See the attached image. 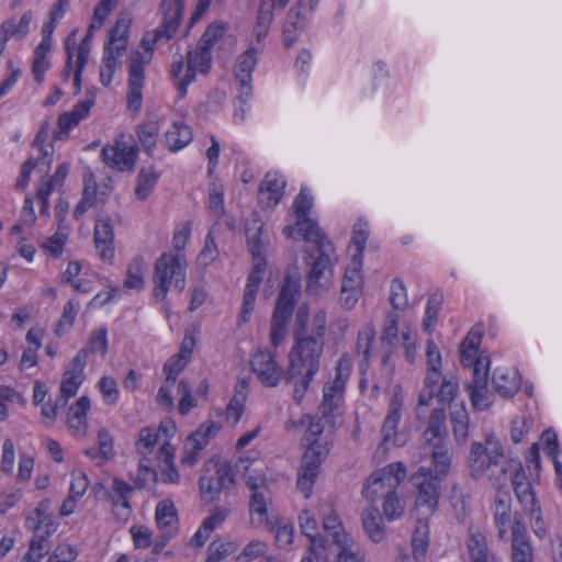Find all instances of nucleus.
I'll use <instances>...</instances> for the list:
<instances>
[{"mask_svg": "<svg viewBox=\"0 0 562 562\" xmlns=\"http://www.w3.org/2000/svg\"><path fill=\"white\" fill-rule=\"evenodd\" d=\"M285 179L277 172H268L258 190L259 203L267 209L274 207L283 196Z\"/></svg>", "mask_w": 562, "mask_h": 562, "instance_id": "27", "label": "nucleus"}, {"mask_svg": "<svg viewBox=\"0 0 562 562\" xmlns=\"http://www.w3.org/2000/svg\"><path fill=\"white\" fill-rule=\"evenodd\" d=\"M238 468L243 471L247 486L256 493V491L268 490L266 486V477L261 462H248L246 459H240Z\"/></svg>", "mask_w": 562, "mask_h": 562, "instance_id": "40", "label": "nucleus"}, {"mask_svg": "<svg viewBox=\"0 0 562 562\" xmlns=\"http://www.w3.org/2000/svg\"><path fill=\"white\" fill-rule=\"evenodd\" d=\"M133 493V487L126 482L114 479L109 491V497L112 503V510L114 516L120 522H126L132 514L130 497Z\"/></svg>", "mask_w": 562, "mask_h": 562, "instance_id": "26", "label": "nucleus"}, {"mask_svg": "<svg viewBox=\"0 0 562 562\" xmlns=\"http://www.w3.org/2000/svg\"><path fill=\"white\" fill-rule=\"evenodd\" d=\"M417 493L414 509H424L425 516L432 515L438 507L440 496V481L434 479L431 469L419 468L411 477Z\"/></svg>", "mask_w": 562, "mask_h": 562, "instance_id": "15", "label": "nucleus"}, {"mask_svg": "<svg viewBox=\"0 0 562 562\" xmlns=\"http://www.w3.org/2000/svg\"><path fill=\"white\" fill-rule=\"evenodd\" d=\"M193 138L192 130L183 122H173L165 133V140L170 151L184 148Z\"/></svg>", "mask_w": 562, "mask_h": 562, "instance_id": "38", "label": "nucleus"}, {"mask_svg": "<svg viewBox=\"0 0 562 562\" xmlns=\"http://www.w3.org/2000/svg\"><path fill=\"white\" fill-rule=\"evenodd\" d=\"M442 299H443L442 294L439 292L431 294L428 299L423 325H424L425 330H427L429 333L431 331V327L437 322V315H438L439 308L441 306Z\"/></svg>", "mask_w": 562, "mask_h": 562, "instance_id": "59", "label": "nucleus"}, {"mask_svg": "<svg viewBox=\"0 0 562 562\" xmlns=\"http://www.w3.org/2000/svg\"><path fill=\"white\" fill-rule=\"evenodd\" d=\"M87 363V349H80L76 357L68 364L60 384L59 401L63 406L68 400L76 395L79 386L85 381L83 369Z\"/></svg>", "mask_w": 562, "mask_h": 562, "instance_id": "21", "label": "nucleus"}, {"mask_svg": "<svg viewBox=\"0 0 562 562\" xmlns=\"http://www.w3.org/2000/svg\"><path fill=\"white\" fill-rule=\"evenodd\" d=\"M250 366L258 380L268 387H274L283 376V368L271 350H258L252 355Z\"/></svg>", "mask_w": 562, "mask_h": 562, "instance_id": "20", "label": "nucleus"}, {"mask_svg": "<svg viewBox=\"0 0 562 562\" xmlns=\"http://www.w3.org/2000/svg\"><path fill=\"white\" fill-rule=\"evenodd\" d=\"M90 409V400L88 396H81L70 406L67 424L72 435L82 437L88 429L87 413Z\"/></svg>", "mask_w": 562, "mask_h": 562, "instance_id": "35", "label": "nucleus"}, {"mask_svg": "<svg viewBox=\"0 0 562 562\" xmlns=\"http://www.w3.org/2000/svg\"><path fill=\"white\" fill-rule=\"evenodd\" d=\"M221 425L215 422H205L192 432L184 442L181 464L184 467H193L201 459V452L209 445V442L220 431Z\"/></svg>", "mask_w": 562, "mask_h": 562, "instance_id": "19", "label": "nucleus"}, {"mask_svg": "<svg viewBox=\"0 0 562 562\" xmlns=\"http://www.w3.org/2000/svg\"><path fill=\"white\" fill-rule=\"evenodd\" d=\"M237 550V544L233 541L215 540L207 548V558L205 562H223L225 558Z\"/></svg>", "mask_w": 562, "mask_h": 562, "instance_id": "53", "label": "nucleus"}, {"mask_svg": "<svg viewBox=\"0 0 562 562\" xmlns=\"http://www.w3.org/2000/svg\"><path fill=\"white\" fill-rule=\"evenodd\" d=\"M494 390L503 397L514 396L520 389V376L514 368H497L493 374Z\"/></svg>", "mask_w": 562, "mask_h": 562, "instance_id": "32", "label": "nucleus"}, {"mask_svg": "<svg viewBox=\"0 0 562 562\" xmlns=\"http://www.w3.org/2000/svg\"><path fill=\"white\" fill-rule=\"evenodd\" d=\"M106 328L100 327L94 329L88 339L87 346L83 349H87V355L91 353H101L104 356L108 350V338H106Z\"/></svg>", "mask_w": 562, "mask_h": 562, "instance_id": "58", "label": "nucleus"}, {"mask_svg": "<svg viewBox=\"0 0 562 562\" xmlns=\"http://www.w3.org/2000/svg\"><path fill=\"white\" fill-rule=\"evenodd\" d=\"M131 21L127 14H121L109 33V41L104 47L100 66V81L104 87L111 85L114 72L121 65L120 59L128 44Z\"/></svg>", "mask_w": 562, "mask_h": 562, "instance_id": "7", "label": "nucleus"}, {"mask_svg": "<svg viewBox=\"0 0 562 562\" xmlns=\"http://www.w3.org/2000/svg\"><path fill=\"white\" fill-rule=\"evenodd\" d=\"M207 204L215 217L224 215V186L218 179H213L210 184Z\"/></svg>", "mask_w": 562, "mask_h": 562, "instance_id": "51", "label": "nucleus"}, {"mask_svg": "<svg viewBox=\"0 0 562 562\" xmlns=\"http://www.w3.org/2000/svg\"><path fill=\"white\" fill-rule=\"evenodd\" d=\"M324 341L315 337L295 335V344L289 353L286 383L293 386V400L300 404L321 369Z\"/></svg>", "mask_w": 562, "mask_h": 562, "instance_id": "2", "label": "nucleus"}, {"mask_svg": "<svg viewBox=\"0 0 562 562\" xmlns=\"http://www.w3.org/2000/svg\"><path fill=\"white\" fill-rule=\"evenodd\" d=\"M50 502L45 498L27 515L25 519V527L33 532L30 542V548L41 552L43 555L47 554L50 549L48 538L56 532L58 522L53 515L49 514Z\"/></svg>", "mask_w": 562, "mask_h": 562, "instance_id": "12", "label": "nucleus"}, {"mask_svg": "<svg viewBox=\"0 0 562 562\" xmlns=\"http://www.w3.org/2000/svg\"><path fill=\"white\" fill-rule=\"evenodd\" d=\"M533 425V420L530 416H522L516 418L512 423L510 438L513 442L519 443L524 440L526 435L529 432Z\"/></svg>", "mask_w": 562, "mask_h": 562, "instance_id": "64", "label": "nucleus"}, {"mask_svg": "<svg viewBox=\"0 0 562 562\" xmlns=\"http://www.w3.org/2000/svg\"><path fill=\"white\" fill-rule=\"evenodd\" d=\"M514 462L505 460L503 446L493 435L486 437L485 443H471L468 468L470 476L475 481L487 479L494 487L501 488L506 484Z\"/></svg>", "mask_w": 562, "mask_h": 562, "instance_id": "3", "label": "nucleus"}, {"mask_svg": "<svg viewBox=\"0 0 562 562\" xmlns=\"http://www.w3.org/2000/svg\"><path fill=\"white\" fill-rule=\"evenodd\" d=\"M83 193L80 202L77 204L74 216L76 220L81 218L88 210H90L97 201V180L91 172L83 176Z\"/></svg>", "mask_w": 562, "mask_h": 562, "instance_id": "42", "label": "nucleus"}, {"mask_svg": "<svg viewBox=\"0 0 562 562\" xmlns=\"http://www.w3.org/2000/svg\"><path fill=\"white\" fill-rule=\"evenodd\" d=\"M260 52L259 47H249L238 57L235 65V77L240 86L239 99L244 102L251 95V74L256 68Z\"/></svg>", "mask_w": 562, "mask_h": 562, "instance_id": "23", "label": "nucleus"}, {"mask_svg": "<svg viewBox=\"0 0 562 562\" xmlns=\"http://www.w3.org/2000/svg\"><path fill=\"white\" fill-rule=\"evenodd\" d=\"M352 370L350 356L342 355L336 367L334 375L324 384L322 401L317 408L318 417L335 430L341 424L345 411V394Z\"/></svg>", "mask_w": 562, "mask_h": 562, "instance_id": "5", "label": "nucleus"}, {"mask_svg": "<svg viewBox=\"0 0 562 562\" xmlns=\"http://www.w3.org/2000/svg\"><path fill=\"white\" fill-rule=\"evenodd\" d=\"M325 426L329 427L321 419L312 420L303 437L306 450L301 460L296 486L305 498L311 496L313 486L321 473V464L329 453L327 440L321 438Z\"/></svg>", "mask_w": 562, "mask_h": 562, "instance_id": "4", "label": "nucleus"}, {"mask_svg": "<svg viewBox=\"0 0 562 562\" xmlns=\"http://www.w3.org/2000/svg\"><path fill=\"white\" fill-rule=\"evenodd\" d=\"M458 382L453 376H445L440 386L436 390L435 397L440 403H451L458 394Z\"/></svg>", "mask_w": 562, "mask_h": 562, "instance_id": "62", "label": "nucleus"}, {"mask_svg": "<svg viewBox=\"0 0 562 562\" xmlns=\"http://www.w3.org/2000/svg\"><path fill=\"white\" fill-rule=\"evenodd\" d=\"M97 23L91 22L86 36L79 43L78 46L71 44L72 50L76 53V76H75V87L76 93L81 90V75L82 71L88 64L90 49H91V38L94 35L95 30L100 29Z\"/></svg>", "mask_w": 562, "mask_h": 562, "instance_id": "34", "label": "nucleus"}, {"mask_svg": "<svg viewBox=\"0 0 562 562\" xmlns=\"http://www.w3.org/2000/svg\"><path fill=\"white\" fill-rule=\"evenodd\" d=\"M114 232L109 216L100 214L94 225V243L99 257L105 262L114 259Z\"/></svg>", "mask_w": 562, "mask_h": 562, "instance_id": "24", "label": "nucleus"}, {"mask_svg": "<svg viewBox=\"0 0 562 562\" xmlns=\"http://www.w3.org/2000/svg\"><path fill=\"white\" fill-rule=\"evenodd\" d=\"M450 420L458 443H464L469 437V414L463 403L451 407Z\"/></svg>", "mask_w": 562, "mask_h": 562, "instance_id": "44", "label": "nucleus"}, {"mask_svg": "<svg viewBox=\"0 0 562 562\" xmlns=\"http://www.w3.org/2000/svg\"><path fill=\"white\" fill-rule=\"evenodd\" d=\"M404 404V396L401 386L396 385L390 397L387 414L385 416L381 434L382 441L378 448V452L385 453L387 446H402L404 440L397 434V426L402 418V409Z\"/></svg>", "mask_w": 562, "mask_h": 562, "instance_id": "18", "label": "nucleus"}, {"mask_svg": "<svg viewBox=\"0 0 562 562\" xmlns=\"http://www.w3.org/2000/svg\"><path fill=\"white\" fill-rule=\"evenodd\" d=\"M508 479L512 481L516 498L521 505L522 510L528 514L531 519H535L537 522H539L541 520L540 508L538 506L531 483L529 482L520 462L515 461L513 464H510Z\"/></svg>", "mask_w": 562, "mask_h": 562, "instance_id": "17", "label": "nucleus"}, {"mask_svg": "<svg viewBox=\"0 0 562 562\" xmlns=\"http://www.w3.org/2000/svg\"><path fill=\"white\" fill-rule=\"evenodd\" d=\"M268 547L259 540L250 541L243 551L236 557L237 562H251L267 553Z\"/></svg>", "mask_w": 562, "mask_h": 562, "instance_id": "63", "label": "nucleus"}, {"mask_svg": "<svg viewBox=\"0 0 562 562\" xmlns=\"http://www.w3.org/2000/svg\"><path fill=\"white\" fill-rule=\"evenodd\" d=\"M406 474V468L402 462L390 463L370 474L364 481L361 494L370 503L383 499L397 491Z\"/></svg>", "mask_w": 562, "mask_h": 562, "instance_id": "11", "label": "nucleus"}, {"mask_svg": "<svg viewBox=\"0 0 562 562\" xmlns=\"http://www.w3.org/2000/svg\"><path fill=\"white\" fill-rule=\"evenodd\" d=\"M368 237V223L359 220L353 226V234L351 238V247L355 248V254L352 255V257L362 258V252L366 248Z\"/></svg>", "mask_w": 562, "mask_h": 562, "instance_id": "56", "label": "nucleus"}, {"mask_svg": "<svg viewBox=\"0 0 562 562\" xmlns=\"http://www.w3.org/2000/svg\"><path fill=\"white\" fill-rule=\"evenodd\" d=\"M429 453L434 465V470H431L434 479L441 481L450 471L451 453L446 447L429 451Z\"/></svg>", "mask_w": 562, "mask_h": 562, "instance_id": "50", "label": "nucleus"}, {"mask_svg": "<svg viewBox=\"0 0 562 562\" xmlns=\"http://www.w3.org/2000/svg\"><path fill=\"white\" fill-rule=\"evenodd\" d=\"M487 381V369L475 368L472 381L465 385L472 406L480 411L488 408L492 404Z\"/></svg>", "mask_w": 562, "mask_h": 562, "instance_id": "28", "label": "nucleus"}, {"mask_svg": "<svg viewBox=\"0 0 562 562\" xmlns=\"http://www.w3.org/2000/svg\"><path fill=\"white\" fill-rule=\"evenodd\" d=\"M324 529L328 533V538H331V541L336 546H346L349 544V536L341 527V522L338 516L335 513H330L325 516L323 519Z\"/></svg>", "mask_w": 562, "mask_h": 562, "instance_id": "49", "label": "nucleus"}, {"mask_svg": "<svg viewBox=\"0 0 562 562\" xmlns=\"http://www.w3.org/2000/svg\"><path fill=\"white\" fill-rule=\"evenodd\" d=\"M211 53L207 47H195L182 55L175 57L171 65V76L180 95L187 93L188 86L194 81L196 74H206L211 67Z\"/></svg>", "mask_w": 562, "mask_h": 562, "instance_id": "10", "label": "nucleus"}, {"mask_svg": "<svg viewBox=\"0 0 562 562\" xmlns=\"http://www.w3.org/2000/svg\"><path fill=\"white\" fill-rule=\"evenodd\" d=\"M467 549L471 562H497L496 554L488 548L486 536L480 530H471Z\"/></svg>", "mask_w": 562, "mask_h": 562, "instance_id": "31", "label": "nucleus"}, {"mask_svg": "<svg viewBox=\"0 0 562 562\" xmlns=\"http://www.w3.org/2000/svg\"><path fill=\"white\" fill-rule=\"evenodd\" d=\"M187 261L180 254H162L155 263L153 294L164 300L173 288L182 292L186 288Z\"/></svg>", "mask_w": 562, "mask_h": 562, "instance_id": "6", "label": "nucleus"}, {"mask_svg": "<svg viewBox=\"0 0 562 562\" xmlns=\"http://www.w3.org/2000/svg\"><path fill=\"white\" fill-rule=\"evenodd\" d=\"M312 205V198L302 189L292 206L296 223L294 226L288 225L283 228V234L288 238L296 239L297 237H302L307 241H318L319 238L326 237L317 224L308 217Z\"/></svg>", "mask_w": 562, "mask_h": 562, "instance_id": "14", "label": "nucleus"}, {"mask_svg": "<svg viewBox=\"0 0 562 562\" xmlns=\"http://www.w3.org/2000/svg\"><path fill=\"white\" fill-rule=\"evenodd\" d=\"M375 335V327L372 323L366 324L358 333L356 351L362 358L363 363H368L371 358Z\"/></svg>", "mask_w": 562, "mask_h": 562, "instance_id": "47", "label": "nucleus"}, {"mask_svg": "<svg viewBox=\"0 0 562 562\" xmlns=\"http://www.w3.org/2000/svg\"><path fill=\"white\" fill-rule=\"evenodd\" d=\"M158 180V175L154 170H142L137 177L136 195L140 200L149 196L154 186Z\"/></svg>", "mask_w": 562, "mask_h": 562, "instance_id": "57", "label": "nucleus"}, {"mask_svg": "<svg viewBox=\"0 0 562 562\" xmlns=\"http://www.w3.org/2000/svg\"><path fill=\"white\" fill-rule=\"evenodd\" d=\"M493 520L497 528V536L503 541L509 539V531L510 537H514V530H516L517 526L520 527L519 529L527 530L521 514L512 512L510 495L502 492L501 488H497L493 503Z\"/></svg>", "mask_w": 562, "mask_h": 562, "instance_id": "16", "label": "nucleus"}, {"mask_svg": "<svg viewBox=\"0 0 562 562\" xmlns=\"http://www.w3.org/2000/svg\"><path fill=\"white\" fill-rule=\"evenodd\" d=\"M33 20L32 11H26L19 20L11 18L5 20L0 26V53L5 48L9 38H24L30 32V25Z\"/></svg>", "mask_w": 562, "mask_h": 562, "instance_id": "30", "label": "nucleus"}, {"mask_svg": "<svg viewBox=\"0 0 562 562\" xmlns=\"http://www.w3.org/2000/svg\"><path fill=\"white\" fill-rule=\"evenodd\" d=\"M137 151L136 146L117 140L113 145L103 147L101 155L104 164L110 168L127 171L133 169Z\"/></svg>", "mask_w": 562, "mask_h": 562, "instance_id": "22", "label": "nucleus"}, {"mask_svg": "<svg viewBox=\"0 0 562 562\" xmlns=\"http://www.w3.org/2000/svg\"><path fill=\"white\" fill-rule=\"evenodd\" d=\"M362 526L373 542H381L385 536V525L376 507H369L362 513Z\"/></svg>", "mask_w": 562, "mask_h": 562, "instance_id": "41", "label": "nucleus"}, {"mask_svg": "<svg viewBox=\"0 0 562 562\" xmlns=\"http://www.w3.org/2000/svg\"><path fill=\"white\" fill-rule=\"evenodd\" d=\"M158 440V434L150 427H144L139 430L138 440L136 442V450L140 454L150 453Z\"/></svg>", "mask_w": 562, "mask_h": 562, "instance_id": "60", "label": "nucleus"}, {"mask_svg": "<svg viewBox=\"0 0 562 562\" xmlns=\"http://www.w3.org/2000/svg\"><path fill=\"white\" fill-rule=\"evenodd\" d=\"M362 259L360 257H352L350 265L347 267L345 278L342 281V288H356L362 290Z\"/></svg>", "mask_w": 562, "mask_h": 562, "instance_id": "55", "label": "nucleus"}, {"mask_svg": "<svg viewBox=\"0 0 562 562\" xmlns=\"http://www.w3.org/2000/svg\"><path fill=\"white\" fill-rule=\"evenodd\" d=\"M183 9L184 0H162L164 18L161 24L157 29L145 33L139 49L132 54L127 92V103L132 111L137 112L142 108V91L145 82L144 67L151 61L156 45L168 42L176 34Z\"/></svg>", "mask_w": 562, "mask_h": 562, "instance_id": "1", "label": "nucleus"}, {"mask_svg": "<svg viewBox=\"0 0 562 562\" xmlns=\"http://www.w3.org/2000/svg\"><path fill=\"white\" fill-rule=\"evenodd\" d=\"M316 245L318 256L311 262L310 273L306 281V292L312 295H319L327 292L334 279V269L330 260V252L334 251L331 243L322 237Z\"/></svg>", "mask_w": 562, "mask_h": 562, "instance_id": "13", "label": "nucleus"}, {"mask_svg": "<svg viewBox=\"0 0 562 562\" xmlns=\"http://www.w3.org/2000/svg\"><path fill=\"white\" fill-rule=\"evenodd\" d=\"M441 368H434L426 370V376L424 381V389L422 390L418 398L419 405H429L430 401L436 395V390L439 383L442 382Z\"/></svg>", "mask_w": 562, "mask_h": 562, "instance_id": "48", "label": "nucleus"}, {"mask_svg": "<svg viewBox=\"0 0 562 562\" xmlns=\"http://www.w3.org/2000/svg\"><path fill=\"white\" fill-rule=\"evenodd\" d=\"M159 131V122L155 119L144 121L136 128L138 140L148 155H151L156 147Z\"/></svg>", "mask_w": 562, "mask_h": 562, "instance_id": "45", "label": "nucleus"}, {"mask_svg": "<svg viewBox=\"0 0 562 562\" xmlns=\"http://www.w3.org/2000/svg\"><path fill=\"white\" fill-rule=\"evenodd\" d=\"M155 518L161 533L173 537L178 526V514L172 502L161 501L156 506Z\"/></svg>", "mask_w": 562, "mask_h": 562, "instance_id": "36", "label": "nucleus"}, {"mask_svg": "<svg viewBox=\"0 0 562 562\" xmlns=\"http://www.w3.org/2000/svg\"><path fill=\"white\" fill-rule=\"evenodd\" d=\"M300 281L288 276L280 290L270 326V341L278 347L288 334V325L293 315L294 305L300 293Z\"/></svg>", "mask_w": 562, "mask_h": 562, "instance_id": "9", "label": "nucleus"}, {"mask_svg": "<svg viewBox=\"0 0 562 562\" xmlns=\"http://www.w3.org/2000/svg\"><path fill=\"white\" fill-rule=\"evenodd\" d=\"M382 512H383L384 517L389 521L400 519L403 516V514L405 512V505L400 499L396 491L392 492L391 494H389V496L383 498Z\"/></svg>", "mask_w": 562, "mask_h": 562, "instance_id": "54", "label": "nucleus"}, {"mask_svg": "<svg viewBox=\"0 0 562 562\" xmlns=\"http://www.w3.org/2000/svg\"><path fill=\"white\" fill-rule=\"evenodd\" d=\"M516 527L510 537L509 562H535L533 548L527 530Z\"/></svg>", "mask_w": 562, "mask_h": 562, "instance_id": "33", "label": "nucleus"}, {"mask_svg": "<svg viewBox=\"0 0 562 562\" xmlns=\"http://www.w3.org/2000/svg\"><path fill=\"white\" fill-rule=\"evenodd\" d=\"M480 341H481V335L479 333L471 330L460 346L461 363L464 367L471 368L472 373L474 372L475 368L485 370V369H487V366H488L487 358L477 357Z\"/></svg>", "mask_w": 562, "mask_h": 562, "instance_id": "29", "label": "nucleus"}, {"mask_svg": "<svg viewBox=\"0 0 562 562\" xmlns=\"http://www.w3.org/2000/svg\"><path fill=\"white\" fill-rule=\"evenodd\" d=\"M398 323L400 315L397 312L392 311L386 314L380 338L382 342L390 347H395L398 344Z\"/></svg>", "mask_w": 562, "mask_h": 562, "instance_id": "52", "label": "nucleus"}, {"mask_svg": "<svg viewBox=\"0 0 562 562\" xmlns=\"http://www.w3.org/2000/svg\"><path fill=\"white\" fill-rule=\"evenodd\" d=\"M146 268V262L142 257L133 258L127 265L126 278L123 283L124 289L142 291L145 286Z\"/></svg>", "mask_w": 562, "mask_h": 562, "instance_id": "43", "label": "nucleus"}, {"mask_svg": "<svg viewBox=\"0 0 562 562\" xmlns=\"http://www.w3.org/2000/svg\"><path fill=\"white\" fill-rule=\"evenodd\" d=\"M446 413L441 408H436L429 416L428 425L422 436V442L429 451H432L446 447Z\"/></svg>", "mask_w": 562, "mask_h": 562, "instance_id": "25", "label": "nucleus"}, {"mask_svg": "<svg viewBox=\"0 0 562 562\" xmlns=\"http://www.w3.org/2000/svg\"><path fill=\"white\" fill-rule=\"evenodd\" d=\"M233 468L228 462L210 460L203 464L202 475L199 479V492L204 504L217 502L222 493L235 488Z\"/></svg>", "mask_w": 562, "mask_h": 562, "instance_id": "8", "label": "nucleus"}, {"mask_svg": "<svg viewBox=\"0 0 562 562\" xmlns=\"http://www.w3.org/2000/svg\"><path fill=\"white\" fill-rule=\"evenodd\" d=\"M271 502L269 490L252 493L249 502L251 524L261 527L268 524V504Z\"/></svg>", "mask_w": 562, "mask_h": 562, "instance_id": "37", "label": "nucleus"}, {"mask_svg": "<svg viewBox=\"0 0 562 562\" xmlns=\"http://www.w3.org/2000/svg\"><path fill=\"white\" fill-rule=\"evenodd\" d=\"M135 549H147L153 544V531L144 525H134L130 529Z\"/></svg>", "mask_w": 562, "mask_h": 562, "instance_id": "61", "label": "nucleus"}, {"mask_svg": "<svg viewBox=\"0 0 562 562\" xmlns=\"http://www.w3.org/2000/svg\"><path fill=\"white\" fill-rule=\"evenodd\" d=\"M429 547V525L426 518H418L412 537L413 558L416 562H424Z\"/></svg>", "mask_w": 562, "mask_h": 562, "instance_id": "39", "label": "nucleus"}, {"mask_svg": "<svg viewBox=\"0 0 562 562\" xmlns=\"http://www.w3.org/2000/svg\"><path fill=\"white\" fill-rule=\"evenodd\" d=\"M305 25V16L301 13V5L293 7L286 15L283 27V42L285 46H291L296 40V33Z\"/></svg>", "mask_w": 562, "mask_h": 562, "instance_id": "46", "label": "nucleus"}]
</instances>
